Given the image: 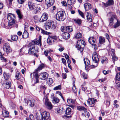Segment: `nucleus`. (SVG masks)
<instances>
[{"instance_id": "1", "label": "nucleus", "mask_w": 120, "mask_h": 120, "mask_svg": "<svg viewBox=\"0 0 120 120\" xmlns=\"http://www.w3.org/2000/svg\"><path fill=\"white\" fill-rule=\"evenodd\" d=\"M35 44L39 45L41 47V37L40 36L39 40L37 41H33L29 43V46L28 53L31 55L33 54L34 56L38 57V55L36 53L38 52V49L36 46Z\"/></svg>"}, {"instance_id": "2", "label": "nucleus", "mask_w": 120, "mask_h": 120, "mask_svg": "<svg viewBox=\"0 0 120 120\" xmlns=\"http://www.w3.org/2000/svg\"><path fill=\"white\" fill-rule=\"evenodd\" d=\"M28 5L30 11H33V13L36 14L40 10V8L37 6V4L33 2L29 1L28 2Z\"/></svg>"}, {"instance_id": "3", "label": "nucleus", "mask_w": 120, "mask_h": 120, "mask_svg": "<svg viewBox=\"0 0 120 120\" xmlns=\"http://www.w3.org/2000/svg\"><path fill=\"white\" fill-rule=\"evenodd\" d=\"M44 67V66L43 64H41L35 70L34 72L32 73L30 75L31 76L32 74L33 75V79L34 78L35 79V84L38 83L39 82L38 79L39 78V76L38 75V72L40 70H41Z\"/></svg>"}, {"instance_id": "4", "label": "nucleus", "mask_w": 120, "mask_h": 120, "mask_svg": "<svg viewBox=\"0 0 120 120\" xmlns=\"http://www.w3.org/2000/svg\"><path fill=\"white\" fill-rule=\"evenodd\" d=\"M65 14V12L64 11H59L57 13L56 15V19L59 21H64L66 17Z\"/></svg>"}, {"instance_id": "5", "label": "nucleus", "mask_w": 120, "mask_h": 120, "mask_svg": "<svg viewBox=\"0 0 120 120\" xmlns=\"http://www.w3.org/2000/svg\"><path fill=\"white\" fill-rule=\"evenodd\" d=\"M85 44V43L84 41L82 40H79L77 41L76 44V47L81 52H82L83 51V48L81 46L82 45H84Z\"/></svg>"}, {"instance_id": "6", "label": "nucleus", "mask_w": 120, "mask_h": 120, "mask_svg": "<svg viewBox=\"0 0 120 120\" xmlns=\"http://www.w3.org/2000/svg\"><path fill=\"white\" fill-rule=\"evenodd\" d=\"M42 120H47L50 116V114L49 112L46 111H44L43 112L41 113Z\"/></svg>"}, {"instance_id": "7", "label": "nucleus", "mask_w": 120, "mask_h": 120, "mask_svg": "<svg viewBox=\"0 0 120 120\" xmlns=\"http://www.w3.org/2000/svg\"><path fill=\"white\" fill-rule=\"evenodd\" d=\"M45 103L46 107L49 109H51L52 108V104L47 97L45 99Z\"/></svg>"}, {"instance_id": "8", "label": "nucleus", "mask_w": 120, "mask_h": 120, "mask_svg": "<svg viewBox=\"0 0 120 120\" xmlns=\"http://www.w3.org/2000/svg\"><path fill=\"white\" fill-rule=\"evenodd\" d=\"M96 99L93 98H89L87 100L88 103L91 107H94V104L95 102Z\"/></svg>"}, {"instance_id": "9", "label": "nucleus", "mask_w": 120, "mask_h": 120, "mask_svg": "<svg viewBox=\"0 0 120 120\" xmlns=\"http://www.w3.org/2000/svg\"><path fill=\"white\" fill-rule=\"evenodd\" d=\"M48 15L46 13H44L42 15L40 19V22H43L46 21L48 19Z\"/></svg>"}, {"instance_id": "10", "label": "nucleus", "mask_w": 120, "mask_h": 120, "mask_svg": "<svg viewBox=\"0 0 120 120\" xmlns=\"http://www.w3.org/2000/svg\"><path fill=\"white\" fill-rule=\"evenodd\" d=\"M52 22L51 20L47 21L45 24V28L46 30L50 29L51 27Z\"/></svg>"}, {"instance_id": "11", "label": "nucleus", "mask_w": 120, "mask_h": 120, "mask_svg": "<svg viewBox=\"0 0 120 120\" xmlns=\"http://www.w3.org/2000/svg\"><path fill=\"white\" fill-rule=\"evenodd\" d=\"M92 58L93 61L95 63H97L99 60L98 55L95 52H94L93 54Z\"/></svg>"}, {"instance_id": "12", "label": "nucleus", "mask_w": 120, "mask_h": 120, "mask_svg": "<svg viewBox=\"0 0 120 120\" xmlns=\"http://www.w3.org/2000/svg\"><path fill=\"white\" fill-rule=\"evenodd\" d=\"M4 49H6V51L7 53L11 52V50L10 49L9 46V44L8 43L5 44Z\"/></svg>"}, {"instance_id": "13", "label": "nucleus", "mask_w": 120, "mask_h": 120, "mask_svg": "<svg viewBox=\"0 0 120 120\" xmlns=\"http://www.w3.org/2000/svg\"><path fill=\"white\" fill-rule=\"evenodd\" d=\"M15 15L11 13H9L8 15V19L9 21H15Z\"/></svg>"}, {"instance_id": "14", "label": "nucleus", "mask_w": 120, "mask_h": 120, "mask_svg": "<svg viewBox=\"0 0 120 120\" xmlns=\"http://www.w3.org/2000/svg\"><path fill=\"white\" fill-rule=\"evenodd\" d=\"M84 6L86 11H87L91 9L92 6L91 4L89 3H86L84 4Z\"/></svg>"}, {"instance_id": "15", "label": "nucleus", "mask_w": 120, "mask_h": 120, "mask_svg": "<svg viewBox=\"0 0 120 120\" xmlns=\"http://www.w3.org/2000/svg\"><path fill=\"white\" fill-rule=\"evenodd\" d=\"M45 2L47 6L49 7L53 5L54 3L55 0H45Z\"/></svg>"}, {"instance_id": "16", "label": "nucleus", "mask_w": 120, "mask_h": 120, "mask_svg": "<svg viewBox=\"0 0 120 120\" xmlns=\"http://www.w3.org/2000/svg\"><path fill=\"white\" fill-rule=\"evenodd\" d=\"M96 39L93 37H90L88 40L89 42L92 45H94V43H96Z\"/></svg>"}, {"instance_id": "17", "label": "nucleus", "mask_w": 120, "mask_h": 120, "mask_svg": "<svg viewBox=\"0 0 120 120\" xmlns=\"http://www.w3.org/2000/svg\"><path fill=\"white\" fill-rule=\"evenodd\" d=\"M120 75V72H119L116 75V85L119 87H120V80L118 79H117V77H119V75Z\"/></svg>"}, {"instance_id": "18", "label": "nucleus", "mask_w": 120, "mask_h": 120, "mask_svg": "<svg viewBox=\"0 0 120 120\" xmlns=\"http://www.w3.org/2000/svg\"><path fill=\"white\" fill-rule=\"evenodd\" d=\"M40 76L42 77V78H41V79L45 80L48 78V74L47 73L44 72L41 73L40 74Z\"/></svg>"}, {"instance_id": "19", "label": "nucleus", "mask_w": 120, "mask_h": 120, "mask_svg": "<svg viewBox=\"0 0 120 120\" xmlns=\"http://www.w3.org/2000/svg\"><path fill=\"white\" fill-rule=\"evenodd\" d=\"M86 13V17L87 20L89 22H91L92 21V16H91L90 13L88 12H87Z\"/></svg>"}, {"instance_id": "20", "label": "nucleus", "mask_w": 120, "mask_h": 120, "mask_svg": "<svg viewBox=\"0 0 120 120\" xmlns=\"http://www.w3.org/2000/svg\"><path fill=\"white\" fill-rule=\"evenodd\" d=\"M63 36L64 39H67L70 37V35L67 32H64L63 34Z\"/></svg>"}, {"instance_id": "21", "label": "nucleus", "mask_w": 120, "mask_h": 120, "mask_svg": "<svg viewBox=\"0 0 120 120\" xmlns=\"http://www.w3.org/2000/svg\"><path fill=\"white\" fill-rule=\"evenodd\" d=\"M64 108L63 107H60L57 109V113L58 115H61L64 113Z\"/></svg>"}, {"instance_id": "22", "label": "nucleus", "mask_w": 120, "mask_h": 120, "mask_svg": "<svg viewBox=\"0 0 120 120\" xmlns=\"http://www.w3.org/2000/svg\"><path fill=\"white\" fill-rule=\"evenodd\" d=\"M114 20V19L112 17H111L110 19H109V26L111 28L112 26L113 22Z\"/></svg>"}, {"instance_id": "23", "label": "nucleus", "mask_w": 120, "mask_h": 120, "mask_svg": "<svg viewBox=\"0 0 120 120\" xmlns=\"http://www.w3.org/2000/svg\"><path fill=\"white\" fill-rule=\"evenodd\" d=\"M34 100H29L27 102V104L29 105L31 107H33L34 105Z\"/></svg>"}, {"instance_id": "24", "label": "nucleus", "mask_w": 120, "mask_h": 120, "mask_svg": "<svg viewBox=\"0 0 120 120\" xmlns=\"http://www.w3.org/2000/svg\"><path fill=\"white\" fill-rule=\"evenodd\" d=\"M117 22L113 25V27L116 28L120 26V21L119 19H117Z\"/></svg>"}, {"instance_id": "25", "label": "nucleus", "mask_w": 120, "mask_h": 120, "mask_svg": "<svg viewBox=\"0 0 120 120\" xmlns=\"http://www.w3.org/2000/svg\"><path fill=\"white\" fill-rule=\"evenodd\" d=\"M3 76L5 79L7 80L10 77V75L9 73L4 72L3 74Z\"/></svg>"}, {"instance_id": "26", "label": "nucleus", "mask_w": 120, "mask_h": 120, "mask_svg": "<svg viewBox=\"0 0 120 120\" xmlns=\"http://www.w3.org/2000/svg\"><path fill=\"white\" fill-rule=\"evenodd\" d=\"M71 112V109L69 107L67 108L65 111V114L67 115H70Z\"/></svg>"}, {"instance_id": "27", "label": "nucleus", "mask_w": 120, "mask_h": 120, "mask_svg": "<svg viewBox=\"0 0 120 120\" xmlns=\"http://www.w3.org/2000/svg\"><path fill=\"white\" fill-rule=\"evenodd\" d=\"M99 43L100 44H102L105 42V39L102 37H101L99 38Z\"/></svg>"}, {"instance_id": "28", "label": "nucleus", "mask_w": 120, "mask_h": 120, "mask_svg": "<svg viewBox=\"0 0 120 120\" xmlns=\"http://www.w3.org/2000/svg\"><path fill=\"white\" fill-rule=\"evenodd\" d=\"M11 82L10 81H7L5 84V87L6 89H8L11 86Z\"/></svg>"}, {"instance_id": "29", "label": "nucleus", "mask_w": 120, "mask_h": 120, "mask_svg": "<svg viewBox=\"0 0 120 120\" xmlns=\"http://www.w3.org/2000/svg\"><path fill=\"white\" fill-rule=\"evenodd\" d=\"M84 60L85 65L88 66L90 65V61L87 58H85Z\"/></svg>"}, {"instance_id": "30", "label": "nucleus", "mask_w": 120, "mask_h": 120, "mask_svg": "<svg viewBox=\"0 0 120 120\" xmlns=\"http://www.w3.org/2000/svg\"><path fill=\"white\" fill-rule=\"evenodd\" d=\"M60 101L59 99L55 97H53L52 99V102L54 103H57Z\"/></svg>"}, {"instance_id": "31", "label": "nucleus", "mask_w": 120, "mask_h": 120, "mask_svg": "<svg viewBox=\"0 0 120 120\" xmlns=\"http://www.w3.org/2000/svg\"><path fill=\"white\" fill-rule=\"evenodd\" d=\"M29 36V34L26 30H25L22 35V37L24 38H26Z\"/></svg>"}, {"instance_id": "32", "label": "nucleus", "mask_w": 120, "mask_h": 120, "mask_svg": "<svg viewBox=\"0 0 120 120\" xmlns=\"http://www.w3.org/2000/svg\"><path fill=\"white\" fill-rule=\"evenodd\" d=\"M15 77L16 79L17 80H19L20 79V74L19 72L17 71L16 72Z\"/></svg>"}, {"instance_id": "33", "label": "nucleus", "mask_w": 120, "mask_h": 120, "mask_svg": "<svg viewBox=\"0 0 120 120\" xmlns=\"http://www.w3.org/2000/svg\"><path fill=\"white\" fill-rule=\"evenodd\" d=\"M18 37L16 35H12L11 36V39L14 41H16L18 40Z\"/></svg>"}, {"instance_id": "34", "label": "nucleus", "mask_w": 120, "mask_h": 120, "mask_svg": "<svg viewBox=\"0 0 120 120\" xmlns=\"http://www.w3.org/2000/svg\"><path fill=\"white\" fill-rule=\"evenodd\" d=\"M77 108L78 110L80 111H84L86 110V109L83 106H79L77 107Z\"/></svg>"}, {"instance_id": "35", "label": "nucleus", "mask_w": 120, "mask_h": 120, "mask_svg": "<svg viewBox=\"0 0 120 120\" xmlns=\"http://www.w3.org/2000/svg\"><path fill=\"white\" fill-rule=\"evenodd\" d=\"M68 5H72L75 2L76 0H67Z\"/></svg>"}, {"instance_id": "36", "label": "nucleus", "mask_w": 120, "mask_h": 120, "mask_svg": "<svg viewBox=\"0 0 120 120\" xmlns=\"http://www.w3.org/2000/svg\"><path fill=\"white\" fill-rule=\"evenodd\" d=\"M73 31V28L71 26H67V32L69 33L72 32Z\"/></svg>"}, {"instance_id": "37", "label": "nucleus", "mask_w": 120, "mask_h": 120, "mask_svg": "<svg viewBox=\"0 0 120 120\" xmlns=\"http://www.w3.org/2000/svg\"><path fill=\"white\" fill-rule=\"evenodd\" d=\"M114 4L113 0H109L106 3V4L108 6L112 5Z\"/></svg>"}, {"instance_id": "38", "label": "nucleus", "mask_w": 120, "mask_h": 120, "mask_svg": "<svg viewBox=\"0 0 120 120\" xmlns=\"http://www.w3.org/2000/svg\"><path fill=\"white\" fill-rule=\"evenodd\" d=\"M74 20L75 23L79 25L81 24V23L82 20L80 19H74Z\"/></svg>"}, {"instance_id": "39", "label": "nucleus", "mask_w": 120, "mask_h": 120, "mask_svg": "<svg viewBox=\"0 0 120 120\" xmlns=\"http://www.w3.org/2000/svg\"><path fill=\"white\" fill-rule=\"evenodd\" d=\"M48 84L49 85H51L53 83V81L52 79L51 78H49L47 80Z\"/></svg>"}, {"instance_id": "40", "label": "nucleus", "mask_w": 120, "mask_h": 120, "mask_svg": "<svg viewBox=\"0 0 120 120\" xmlns=\"http://www.w3.org/2000/svg\"><path fill=\"white\" fill-rule=\"evenodd\" d=\"M3 114L4 116L5 117H8L9 115L8 112L5 110L4 111Z\"/></svg>"}, {"instance_id": "41", "label": "nucleus", "mask_w": 120, "mask_h": 120, "mask_svg": "<svg viewBox=\"0 0 120 120\" xmlns=\"http://www.w3.org/2000/svg\"><path fill=\"white\" fill-rule=\"evenodd\" d=\"M61 31L63 32H65L67 31V26H62L61 28Z\"/></svg>"}, {"instance_id": "42", "label": "nucleus", "mask_w": 120, "mask_h": 120, "mask_svg": "<svg viewBox=\"0 0 120 120\" xmlns=\"http://www.w3.org/2000/svg\"><path fill=\"white\" fill-rule=\"evenodd\" d=\"M16 12L18 15L19 18L20 19H22V17L20 11L19 10H17L16 11Z\"/></svg>"}, {"instance_id": "43", "label": "nucleus", "mask_w": 120, "mask_h": 120, "mask_svg": "<svg viewBox=\"0 0 120 120\" xmlns=\"http://www.w3.org/2000/svg\"><path fill=\"white\" fill-rule=\"evenodd\" d=\"M34 21L35 22H37L40 21L39 18L37 16H35L34 17Z\"/></svg>"}, {"instance_id": "44", "label": "nucleus", "mask_w": 120, "mask_h": 120, "mask_svg": "<svg viewBox=\"0 0 120 120\" xmlns=\"http://www.w3.org/2000/svg\"><path fill=\"white\" fill-rule=\"evenodd\" d=\"M117 103L118 101L117 100H115L114 101L113 103L114 106L116 108H118L119 106V105L117 104Z\"/></svg>"}, {"instance_id": "45", "label": "nucleus", "mask_w": 120, "mask_h": 120, "mask_svg": "<svg viewBox=\"0 0 120 120\" xmlns=\"http://www.w3.org/2000/svg\"><path fill=\"white\" fill-rule=\"evenodd\" d=\"M107 59L106 57H103L102 58L101 62L102 64H103L105 62H107Z\"/></svg>"}, {"instance_id": "46", "label": "nucleus", "mask_w": 120, "mask_h": 120, "mask_svg": "<svg viewBox=\"0 0 120 120\" xmlns=\"http://www.w3.org/2000/svg\"><path fill=\"white\" fill-rule=\"evenodd\" d=\"M67 101L69 104H74L75 101L71 99H69L67 100Z\"/></svg>"}, {"instance_id": "47", "label": "nucleus", "mask_w": 120, "mask_h": 120, "mask_svg": "<svg viewBox=\"0 0 120 120\" xmlns=\"http://www.w3.org/2000/svg\"><path fill=\"white\" fill-rule=\"evenodd\" d=\"M83 115H84L86 117H88L89 116V113L87 111H84V113H82V114Z\"/></svg>"}, {"instance_id": "48", "label": "nucleus", "mask_w": 120, "mask_h": 120, "mask_svg": "<svg viewBox=\"0 0 120 120\" xmlns=\"http://www.w3.org/2000/svg\"><path fill=\"white\" fill-rule=\"evenodd\" d=\"M41 33L44 34L48 35L49 34V33L44 30L42 29H41Z\"/></svg>"}, {"instance_id": "49", "label": "nucleus", "mask_w": 120, "mask_h": 120, "mask_svg": "<svg viewBox=\"0 0 120 120\" xmlns=\"http://www.w3.org/2000/svg\"><path fill=\"white\" fill-rule=\"evenodd\" d=\"M82 37V34L80 33H77L75 36V38H81Z\"/></svg>"}, {"instance_id": "50", "label": "nucleus", "mask_w": 120, "mask_h": 120, "mask_svg": "<svg viewBox=\"0 0 120 120\" xmlns=\"http://www.w3.org/2000/svg\"><path fill=\"white\" fill-rule=\"evenodd\" d=\"M36 117L38 120H42L41 115L40 116L38 113H37Z\"/></svg>"}, {"instance_id": "51", "label": "nucleus", "mask_w": 120, "mask_h": 120, "mask_svg": "<svg viewBox=\"0 0 120 120\" xmlns=\"http://www.w3.org/2000/svg\"><path fill=\"white\" fill-rule=\"evenodd\" d=\"M61 89V86L60 85L57 86L53 88L54 90H60Z\"/></svg>"}, {"instance_id": "52", "label": "nucleus", "mask_w": 120, "mask_h": 120, "mask_svg": "<svg viewBox=\"0 0 120 120\" xmlns=\"http://www.w3.org/2000/svg\"><path fill=\"white\" fill-rule=\"evenodd\" d=\"M15 21H11L8 22V26H10L13 25L15 23Z\"/></svg>"}, {"instance_id": "53", "label": "nucleus", "mask_w": 120, "mask_h": 120, "mask_svg": "<svg viewBox=\"0 0 120 120\" xmlns=\"http://www.w3.org/2000/svg\"><path fill=\"white\" fill-rule=\"evenodd\" d=\"M52 39L50 38L49 37L47 39V41L49 45H51L52 43Z\"/></svg>"}, {"instance_id": "54", "label": "nucleus", "mask_w": 120, "mask_h": 120, "mask_svg": "<svg viewBox=\"0 0 120 120\" xmlns=\"http://www.w3.org/2000/svg\"><path fill=\"white\" fill-rule=\"evenodd\" d=\"M18 3L20 4H23L26 0H17Z\"/></svg>"}, {"instance_id": "55", "label": "nucleus", "mask_w": 120, "mask_h": 120, "mask_svg": "<svg viewBox=\"0 0 120 120\" xmlns=\"http://www.w3.org/2000/svg\"><path fill=\"white\" fill-rule=\"evenodd\" d=\"M78 12L79 14L81 16V17L83 18H84V15L83 13L79 10H78Z\"/></svg>"}, {"instance_id": "56", "label": "nucleus", "mask_w": 120, "mask_h": 120, "mask_svg": "<svg viewBox=\"0 0 120 120\" xmlns=\"http://www.w3.org/2000/svg\"><path fill=\"white\" fill-rule=\"evenodd\" d=\"M72 89L73 92L75 93H76L77 92V90L76 87L75 85L73 86L72 88Z\"/></svg>"}, {"instance_id": "57", "label": "nucleus", "mask_w": 120, "mask_h": 120, "mask_svg": "<svg viewBox=\"0 0 120 120\" xmlns=\"http://www.w3.org/2000/svg\"><path fill=\"white\" fill-rule=\"evenodd\" d=\"M0 59L2 61L6 62L7 61V59L4 58L3 56L0 57Z\"/></svg>"}, {"instance_id": "58", "label": "nucleus", "mask_w": 120, "mask_h": 120, "mask_svg": "<svg viewBox=\"0 0 120 120\" xmlns=\"http://www.w3.org/2000/svg\"><path fill=\"white\" fill-rule=\"evenodd\" d=\"M106 78H104L102 79H100L98 80V81L100 82H102L105 81L106 79Z\"/></svg>"}, {"instance_id": "59", "label": "nucleus", "mask_w": 120, "mask_h": 120, "mask_svg": "<svg viewBox=\"0 0 120 120\" xmlns=\"http://www.w3.org/2000/svg\"><path fill=\"white\" fill-rule=\"evenodd\" d=\"M82 74L84 79H87V75L84 72H82Z\"/></svg>"}, {"instance_id": "60", "label": "nucleus", "mask_w": 120, "mask_h": 120, "mask_svg": "<svg viewBox=\"0 0 120 120\" xmlns=\"http://www.w3.org/2000/svg\"><path fill=\"white\" fill-rule=\"evenodd\" d=\"M103 73L105 75L108 74L109 72V71L108 70L106 71L105 70H103Z\"/></svg>"}, {"instance_id": "61", "label": "nucleus", "mask_w": 120, "mask_h": 120, "mask_svg": "<svg viewBox=\"0 0 120 120\" xmlns=\"http://www.w3.org/2000/svg\"><path fill=\"white\" fill-rule=\"evenodd\" d=\"M49 38H50L52 40L53 39L56 40V36H51L49 37Z\"/></svg>"}, {"instance_id": "62", "label": "nucleus", "mask_w": 120, "mask_h": 120, "mask_svg": "<svg viewBox=\"0 0 120 120\" xmlns=\"http://www.w3.org/2000/svg\"><path fill=\"white\" fill-rule=\"evenodd\" d=\"M112 59L113 62L115 61L116 60H117V58L116 57L115 55L112 56Z\"/></svg>"}, {"instance_id": "63", "label": "nucleus", "mask_w": 120, "mask_h": 120, "mask_svg": "<svg viewBox=\"0 0 120 120\" xmlns=\"http://www.w3.org/2000/svg\"><path fill=\"white\" fill-rule=\"evenodd\" d=\"M23 49L22 48L20 50V52H19V54L20 55L23 54H24V52H23Z\"/></svg>"}, {"instance_id": "64", "label": "nucleus", "mask_w": 120, "mask_h": 120, "mask_svg": "<svg viewBox=\"0 0 120 120\" xmlns=\"http://www.w3.org/2000/svg\"><path fill=\"white\" fill-rule=\"evenodd\" d=\"M61 3L63 5L65 6L67 5V3L65 1H63L61 2Z\"/></svg>"}]
</instances>
